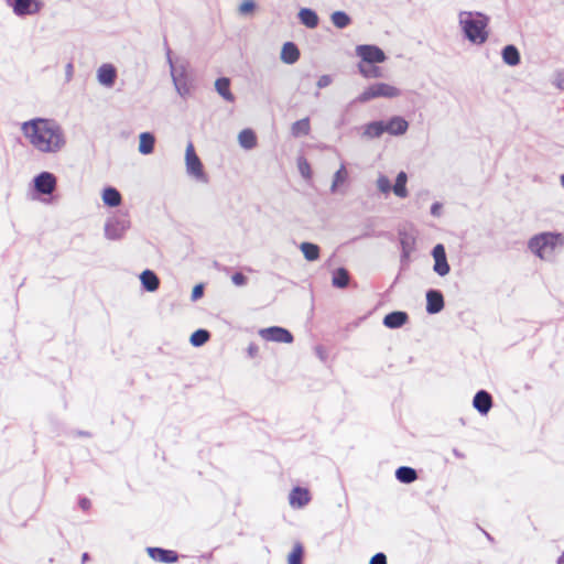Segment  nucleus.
<instances>
[{
  "instance_id": "9",
  "label": "nucleus",
  "mask_w": 564,
  "mask_h": 564,
  "mask_svg": "<svg viewBox=\"0 0 564 564\" xmlns=\"http://www.w3.org/2000/svg\"><path fill=\"white\" fill-rule=\"evenodd\" d=\"M432 257L434 259L433 270L440 276H445L449 273L451 267L447 261L446 250L444 245L437 243L432 249Z\"/></svg>"
},
{
  "instance_id": "60",
  "label": "nucleus",
  "mask_w": 564,
  "mask_h": 564,
  "mask_svg": "<svg viewBox=\"0 0 564 564\" xmlns=\"http://www.w3.org/2000/svg\"><path fill=\"white\" fill-rule=\"evenodd\" d=\"M317 352H318V356H319L321 358H323V357H322V352H321V349H319V348H317Z\"/></svg>"
},
{
  "instance_id": "28",
  "label": "nucleus",
  "mask_w": 564,
  "mask_h": 564,
  "mask_svg": "<svg viewBox=\"0 0 564 564\" xmlns=\"http://www.w3.org/2000/svg\"><path fill=\"white\" fill-rule=\"evenodd\" d=\"M155 138L151 132H142L139 135V152L143 155L151 154L154 150Z\"/></svg>"
},
{
  "instance_id": "12",
  "label": "nucleus",
  "mask_w": 564,
  "mask_h": 564,
  "mask_svg": "<svg viewBox=\"0 0 564 564\" xmlns=\"http://www.w3.org/2000/svg\"><path fill=\"white\" fill-rule=\"evenodd\" d=\"M426 306L427 314L434 315L443 311L445 306L444 295L440 290L430 289L426 291Z\"/></svg>"
},
{
  "instance_id": "29",
  "label": "nucleus",
  "mask_w": 564,
  "mask_h": 564,
  "mask_svg": "<svg viewBox=\"0 0 564 564\" xmlns=\"http://www.w3.org/2000/svg\"><path fill=\"white\" fill-rule=\"evenodd\" d=\"M121 194L120 192L112 187L108 186L102 191V200L104 204L109 207H117L121 204Z\"/></svg>"
},
{
  "instance_id": "7",
  "label": "nucleus",
  "mask_w": 564,
  "mask_h": 564,
  "mask_svg": "<svg viewBox=\"0 0 564 564\" xmlns=\"http://www.w3.org/2000/svg\"><path fill=\"white\" fill-rule=\"evenodd\" d=\"M196 87V75L185 65H178V95L187 96Z\"/></svg>"
},
{
  "instance_id": "53",
  "label": "nucleus",
  "mask_w": 564,
  "mask_h": 564,
  "mask_svg": "<svg viewBox=\"0 0 564 564\" xmlns=\"http://www.w3.org/2000/svg\"><path fill=\"white\" fill-rule=\"evenodd\" d=\"M91 503H90V500L86 497H83L79 499V507L87 511L89 508H90Z\"/></svg>"
},
{
  "instance_id": "17",
  "label": "nucleus",
  "mask_w": 564,
  "mask_h": 564,
  "mask_svg": "<svg viewBox=\"0 0 564 564\" xmlns=\"http://www.w3.org/2000/svg\"><path fill=\"white\" fill-rule=\"evenodd\" d=\"M116 78L117 69L112 64H102L97 70L98 82L106 87H112Z\"/></svg>"
},
{
  "instance_id": "34",
  "label": "nucleus",
  "mask_w": 564,
  "mask_h": 564,
  "mask_svg": "<svg viewBox=\"0 0 564 564\" xmlns=\"http://www.w3.org/2000/svg\"><path fill=\"white\" fill-rule=\"evenodd\" d=\"M401 245V263L406 264L410 259V254L414 249V240L408 236H403L400 239Z\"/></svg>"
},
{
  "instance_id": "52",
  "label": "nucleus",
  "mask_w": 564,
  "mask_h": 564,
  "mask_svg": "<svg viewBox=\"0 0 564 564\" xmlns=\"http://www.w3.org/2000/svg\"><path fill=\"white\" fill-rule=\"evenodd\" d=\"M74 74V66L72 63H68L65 67V79L66 82H70Z\"/></svg>"
},
{
  "instance_id": "41",
  "label": "nucleus",
  "mask_w": 564,
  "mask_h": 564,
  "mask_svg": "<svg viewBox=\"0 0 564 564\" xmlns=\"http://www.w3.org/2000/svg\"><path fill=\"white\" fill-rule=\"evenodd\" d=\"M164 46H165V50H166L167 62H169V65H170V73H171L172 83L176 87V79H177V76H176V65H175V63H174V61L172 58V50L169 47V45L166 43V40H164Z\"/></svg>"
},
{
  "instance_id": "20",
  "label": "nucleus",
  "mask_w": 564,
  "mask_h": 564,
  "mask_svg": "<svg viewBox=\"0 0 564 564\" xmlns=\"http://www.w3.org/2000/svg\"><path fill=\"white\" fill-rule=\"evenodd\" d=\"M384 121L383 120H375L369 123H366L362 126V133L361 137L366 139H378L380 138L384 132Z\"/></svg>"
},
{
  "instance_id": "24",
  "label": "nucleus",
  "mask_w": 564,
  "mask_h": 564,
  "mask_svg": "<svg viewBox=\"0 0 564 564\" xmlns=\"http://www.w3.org/2000/svg\"><path fill=\"white\" fill-rule=\"evenodd\" d=\"M215 89L219 96H221L226 101L234 102L235 95L230 90V79L228 77H219L215 82Z\"/></svg>"
},
{
  "instance_id": "21",
  "label": "nucleus",
  "mask_w": 564,
  "mask_h": 564,
  "mask_svg": "<svg viewBox=\"0 0 564 564\" xmlns=\"http://www.w3.org/2000/svg\"><path fill=\"white\" fill-rule=\"evenodd\" d=\"M300 58V50L294 42H286L281 50V61L285 64L292 65Z\"/></svg>"
},
{
  "instance_id": "18",
  "label": "nucleus",
  "mask_w": 564,
  "mask_h": 564,
  "mask_svg": "<svg viewBox=\"0 0 564 564\" xmlns=\"http://www.w3.org/2000/svg\"><path fill=\"white\" fill-rule=\"evenodd\" d=\"M142 289L147 292H155L160 288V279L156 273L150 269H145L139 275Z\"/></svg>"
},
{
  "instance_id": "46",
  "label": "nucleus",
  "mask_w": 564,
  "mask_h": 564,
  "mask_svg": "<svg viewBox=\"0 0 564 564\" xmlns=\"http://www.w3.org/2000/svg\"><path fill=\"white\" fill-rule=\"evenodd\" d=\"M231 281L237 286H243L247 284L248 278L241 272H236L231 275Z\"/></svg>"
},
{
  "instance_id": "5",
  "label": "nucleus",
  "mask_w": 564,
  "mask_h": 564,
  "mask_svg": "<svg viewBox=\"0 0 564 564\" xmlns=\"http://www.w3.org/2000/svg\"><path fill=\"white\" fill-rule=\"evenodd\" d=\"M356 53L360 57V63L366 64H377L383 63L387 58L384 52L376 46L370 44H362L356 47Z\"/></svg>"
},
{
  "instance_id": "15",
  "label": "nucleus",
  "mask_w": 564,
  "mask_h": 564,
  "mask_svg": "<svg viewBox=\"0 0 564 564\" xmlns=\"http://www.w3.org/2000/svg\"><path fill=\"white\" fill-rule=\"evenodd\" d=\"M409 322V314L404 311H392L388 313L382 324L389 329H398Z\"/></svg>"
},
{
  "instance_id": "58",
  "label": "nucleus",
  "mask_w": 564,
  "mask_h": 564,
  "mask_svg": "<svg viewBox=\"0 0 564 564\" xmlns=\"http://www.w3.org/2000/svg\"><path fill=\"white\" fill-rule=\"evenodd\" d=\"M561 185L564 187V173L561 175Z\"/></svg>"
},
{
  "instance_id": "39",
  "label": "nucleus",
  "mask_w": 564,
  "mask_h": 564,
  "mask_svg": "<svg viewBox=\"0 0 564 564\" xmlns=\"http://www.w3.org/2000/svg\"><path fill=\"white\" fill-rule=\"evenodd\" d=\"M347 178L348 172L346 170L345 164H341L340 167L334 174L330 192L337 193L339 185L344 184L347 181Z\"/></svg>"
},
{
  "instance_id": "23",
  "label": "nucleus",
  "mask_w": 564,
  "mask_h": 564,
  "mask_svg": "<svg viewBox=\"0 0 564 564\" xmlns=\"http://www.w3.org/2000/svg\"><path fill=\"white\" fill-rule=\"evenodd\" d=\"M501 57L505 64L517 66L521 62V55L518 47L513 44L506 45L501 51Z\"/></svg>"
},
{
  "instance_id": "43",
  "label": "nucleus",
  "mask_w": 564,
  "mask_h": 564,
  "mask_svg": "<svg viewBox=\"0 0 564 564\" xmlns=\"http://www.w3.org/2000/svg\"><path fill=\"white\" fill-rule=\"evenodd\" d=\"M303 550L301 545H296L288 556L289 564H302Z\"/></svg>"
},
{
  "instance_id": "35",
  "label": "nucleus",
  "mask_w": 564,
  "mask_h": 564,
  "mask_svg": "<svg viewBox=\"0 0 564 564\" xmlns=\"http://www.w3.org/2000/svg\"><path fill=\"white\" fill-rule=\"evenodd\" d=\"M543 237H545V242L547 250L553 251L556 247L564 245V235L560 232H542Z\"/></svg>"
},
{
  "instance_id": "19",
  "label": "nucleus",
  "mask_w": 564,
  "mask_h": 564,
  "mask_svg": "<svg viewBox=\"0 0 564 564\" xmlns=\"http://www.w3.org/2000/svg\"><path fill=\"white\" fill-rule=\"evenodd\" d=\"M290 505L296 508L305 507L310 500V491L303 487H294L289 496Z\"/></svg>"
},
{
  "instance_id": "56",
  "label": "nucleus",
  "mask_w": 564,
  "mask_h": 564,
  "mask_svg": "<svg viewBox=\"0 0 564 564\" xmlns=\"http://www.w3.org/2000/svg\"><path fill=\"white\" fill-rule=\"evenodd\" d=\"M556 564H564V552L558 556Z\"/></svg>"
},
{
  "instance_id": "2",
  "label": "nucleus",
  "mask_w": 564,
  "mask_h": 564,
  "mask_svg": "<svg viewBox=\"0 0 564 564\" xmlns=\"http://www.w3.org/2000/svg\"><path fill=\"white\" fill-rule=\"evenodd\" d=\"M489 21V17L479 11H460L458 14L462 32L473 44H484L488 40Z\"/></svg>"
},
{
  "instance_id": "30",
  "label": "nucleus",
  "mask_w": 564,
  "mask_h": 564,
  "mask_svg": "<svg viewBox=\"0 0 564 564\" xmlns=\"http://www.w3.org/2000/svg\"><path fill=\"white\" fill-rule=\"evenodd\" d=\"M406 182H408V175L405 172L401 171L398 173L395 177V183L392 186V191L395 194V196L400 198H405L408 196V189H406Z\"/></svg>"
},
{
  "instance_id": "37",
  "label": "nucleus",
  "mask_w": 564,
  "mask_h": 564,
  "mask_svg": "<svg viewBox=\"0 0 564 564\" xmlns=\"http://www.w3.org/2000/svg\"><path fill=\"white\" fill-rule=\"evenodd\" d=\"M358 68L360 74L366 78H378L382 76L380 67L376 64L359 63Z\"/></svg>"
},
{
  "instance_id": "22",
  "label": "nucleus",
  "mask_w": 564,
  "mask_h": 564,
  "mask_svg": "<svg viewBox=\"0 0 564 564\" xmlns=\"http://www.w3.org/2000/svg\"><path fill=\"white\" fill-rule=\"evenodd\" d=\"M297 18L300 22L308 29L318 26L319 18L313 9L302 8L297 13Z\"/></svg>"
},
{
  "instance_id": "1",
  "label": "nucleus",
  "mask_w": 564,
  "mask_h": 564,
  "mask_svg": "<svg viewBox=\"0 0 564 564\" xmlns=\"http://www.w3.org/2000/svg\"><path fill=\"white\" fill-rule=\"evenodd\" d=\"M21 130L31 145L41 153H57L66 144L62 127L52 119H31L22 123Z\"/></svg>"
},
{
  "instance_id": "36",
  "label": "nucleus",
  "mask_w": 564,
  "mask_h": 564,
  "mask_svg": "<svg viewBox=\"0 0 564 564\" xmlns=\"http://www.w3.org/2000/svg\"><path fill=\"white\" fill-rule=\"evenodd\" d=\"M210 338V333L207 329L198 328L189 337V343L194 347L205 345Z\"/></svg>"
},
{
  "instance_id": "42",
  "label": "nucleus",
  "mask_w": 564,
  "mask_h": 564,
  "mask_svg": "<svg viewBox=\"0 0 564 564\" xmlns=\"http://www.w3.org/2000/svg\"><path fill=\"white\" fill-rule=\"evenodd\" d=\"M256 8L257 4L253 0H243L239 6L238 11L241 15H249L253 13Z\"/></svg>"
},
{
  "instance_id": "40",
  "label": "nucleus",
  "mask_w": 564,
  "mask_h": 564,
  "mask_svg": "<svg viewBox=\"0 0 564 564\" xmlns=\"http://www.w3.org/2000/svg\"><path fill=\"white\" fill-rule=\"evenodd\" d=\"M297 169L303 178H305V180L312 178L311 165L304 156L297 158Z\"/></svg>"
},
{
  "instance_id": "6",
  "label": "nucleus",
  "mask_w": 564,
  "mask_h": 564,
  "mask_svg": "<svg viewBox=\"0 0 564 564\" xmlns=\"http://www.w3.org/2000/svg\"><path fill=\"white\" fill-rule=\"evenodd\" d=\"M259 335L267 341L291 344L294 340L292 333L281 326L261 328Z\"/></svg>"
},
{
  "instance_id": "31",
  "label": "nucleus",
  "mask_w": 564,
  "mask_h": 564,
  "mask_svg": "<svg viewBox=\"0 0 564 564\" xmlns=\"http://www.w3.org/2000/svg\"><path fill=\"white\" fill-rule=\"evenodd\" d=\"M238 141L243 149L251 150L257 145V135L251 129H243L238 135Z\"/></svg>"
},
{
  "instance_id": "54",
  "label": "nucleus",
  "mask_w": 564,
  "mask_h": 564,
  "mask_svg": "<svg viewBox=\"0 0 564 564\" xmlns=\"http://www.w3.org/2000/svg\"><path fill=\"white\" fill-rule=\"evenodd\" d=\"M76 435H77V436H83V437H89V436H90V433H89V432H86V431H77V432H76Z\"/></svg>"
},
{
  "instance_id": "49",
  "label": "nucleus",
  "mask_w": 564,
  "mask_h": 564,
  "mask_svg": "<svg viewBox=\"0 0 564 564\" xmlns=\"http://www.w3.org/2000/svg\"><path fill=\"white\" fill-rule=\"evenodd\" d=\"M332 84V77L329 75H322L316 85L319 89L325 88Z\"/></svg>"
},
{
  "instance_id": "10",
  "label": "nucleus",
  "mask_w": 564,
  "mask_h": 564,
  "mask_svg": "<svg viewBox=\"0 0 564 564\" xmlns=\"http://www.w3.org/2000/svg\"><path fill=\"white\" fill-rule=\"evenodd\" d=\"M11 7L15 15L24 17L37 13L43 3L41 0H13Z\"/></svg>"
},
{
  "instance_id": "57",
  "label": "nucleus",
  "mask_w": 564,
  "mask_h": 564,
  "mask_svg": "<svg viewBox=\"0 0 564 564\" xmlns=\"http://www.w3.org/2000/svg\"><path fill=\"white\" fill-rule=\"evenodd\" d=\"M88 560H89V554H88V553H84V554L82 555V562H83V563H85V562H86V561H88Z\"/></svg>"
},
{
  "instance_id": "47",
  "label": "nucleus",
  "mask_w": 564,
  "mask_h": 564,
  "mask_svg": "<svg viewBox=\"0 0 564 564\" xmlns=\"http://www.w3.org/2000/svg\"><path fill=\"white\" fill-rule=\"evenodd\" d=\"M204 290H205V288H204L203 283L196 284L192 291V295H191L192 301L195 302V301L199 300L200 297H203Z\"/></svg>"
},
{
  "instance_id": "51",
  "label": "nucleus",
  "mask_w": 564,
  "mask_h": 564,
  "mask_svg": "<svg viewBox=\"0 0 564 564\" xmlns=\"http://www.w3.org/2000/svg\"><path fill=\"white\" fill-rule=\"evenodd\" d=\"M442 204L438 202H435L431 206V215L438 217L441 215Z\"/></svg>"
},
{
  "instance_id": "13",
  "label": "nucleus",
  "mask_w": 564,
  "mask_h": 564,
  "mask_svg": "<svg viewBox=\"0 0 564 564\" xmlns=\"http://www.w3.org/2000/svg\"><path fill=\"white\" fill-rule=\"evenodd\" d=\"M384 132L399 137L408 131L409 122L402 116H392L384 121Z\"/></svg>"
},
{
  "instance_id": "59",
  "label": "nucleus",
  "mask_w": 564,
  "mask_h": 564,
  "mask_svg": "<svg viewBox=\"0 0 564 564\" xmlns=\"http://www.w3.org/2000/svg\"><path fill=\"white\" fill-rule=\"evenodd\" d=\"M485 534H486L488 540H490V541L492 540V538H491V535L489 533L485 532Z\"/></svg>"
},
{
  "instance_id": "8",
  "label": "nucleus",
  "mask_w": 564,
  "mask_h": 564,
  "mask_svg": "<svg viewBox=\"0 0 564 564\" xmlns=\"http://www.w3.org/2000/svg\"><path fill=\"white\" fill-rule=\"evenodd\" d=\"M129 227L130 221L123 217L109 219L105 225V236L109 240H119Z\"/></svg>"
},
{
  "instance_id": "14",
  "label": "nucleus",
  "mask_w": 564,
  "mask_h": 564,
  "mask_svg": "<svg viewBox=\"0 0 564 564\" xmlns=\"http://www.w3.org/2000/svg\"><path fill=\"white\" fill-rule=\"evenodd\" d=\"M148 555L159 563L172 564L176 563V552L172 550H165L156 546H148L145 549Z\"/></svg>"
},
{
  "instance_id": "55",
  "label": "nucleus",
  "mask_w": 564,
  "mask_h": 564,
  "mask_svg": "<svg viewBox=\"0 0 564 564\" xmlns=\"http://www.w3.org/2000/svg\"><path fill=\"white\" fill-rule=\"evenodd\" d=\"M453 454L457 457V458H464V454L460 453L457 448H454L453 449Z\"/></svg>"
},
{
  "instance_id": "33",
  "label": "nucleus",
  "mask_w": 564,
  "mask_h": 564,
  "mask_svg": "<svg viewBox=\"0 0 564 564\" xmlns=\"http://www.w3.org/2000/svg\"><path fill=\"white\" fill-rule=\"evenodd\" d=\"M310 131L311 124L308 118H303L292 123L291 133L295 138L307 135Z\"/></svg>"
},
{
  "instance_id": "27",
  "label": "nucleus",
  "mask_w": 564,
  "mask_h": 564,
  "mask_svg": "<svg viewBox=\"0 0 564 564\" xmlns=\"http://www.w3.org/2000/svg\"><path fill=\"white\" fill-rule=\"evenodd\" d=\"M349 281L350 274L346 268L340 267L333 272L332 284L334 288L345 289L348 286Z\"/></svg>"
},
{
  "instance_id": "4",
  "label": "nucleus",
  "mask_w": 564,
  "mask_h": 564,
  "mask_svg": "<svg viewBox=\"0 0 564 564\" xmlns=\"http://www.w3.org/2000/svg\"><path fill=\"white\" fill-rule=\"evenodd\" d=\"M400 95V89L392 85L386 83H375L366 88L360 95H358L352 102L364 104L379 97L394 98Z\"/></svg>"
},
{
  "instance_id": "38",
  "label": "nucleus",
  "mask_w": 564,
  "mask_h": 564,
  "mask_svg": "<svg viewBox=\"0 0 564 564\" xmlns=\"http://www.w3.org/2000/svg\"><path fill=\"white\" fill-rule=\"evenodd\" d=\"M330 21L338 29H345L351 24V18L345 11L333 12Z\"/></svg>"
},
{
  "instance_id": "44",
  "label": "nucleus",
  "mask_w": 564,
  "mask_h": 564,
  "mask_svg": "<svg viewBox=\"0 0 564 564\" xmlns=\"http://www.w3.org/2000/svg\"><path fill=\"white\" fill-rule=\"evenodd\" d=\"M377 186H378V189L384 194H388L392 189L390 180L386 175H380L378 177Z\"/></svg>"
},
{
  "instance_id": "25",
  "label": "nucleus",
  "mask_w": 564,
  "mask_h": 564,
  "mask_svg": "<svg viewBox=\"0 0 564 564\" xmlns=\"http://www.w3.org/2000/svg\"><path fill=\"white\" fill-rule=\"evenodd\" d=\"M528 248L532 253H534L536 257L543 259L544 253L547 250L545 237H543L542 232L533 236L529 242Z\"/></svg>"
},
{
  "instance_id": "26",
  "label": "nucleus",
  "mask_w": 564,
  "mask_h": 564,
  "mask_svg": "<svg viewBox=\"0 0 564 564\" xmlns=\"http://www.w3.org/2000/svg\"><path fill=\"white\" fill-rule=\"evenodd\" d=\"M395 478L401 484L409 485L417 479V473L410 466H400L395 470Z\"/></svg>"
},
{
  "instance_id": "32",
  "label": "nucleus",
  "mask_w": 564,
  "mask_h": 564,
  "mask_svg": "<svg viewBox=\"0 0 564 564\" xmlns=\"http://www.w3.org/2000/svg\"><path fill=\"white\" fill-rule=\"evenodd\" d=\"M300 250L302 251L304 258L307 261H316L321 254V248L313 242L304 241L300 245Z\"/></svg>"
},
{
  "instance_id": "11",
  "label": "nucleus",
  "mask_w": 564,
  "mask_h": 564,
  "mask_svg": "<svg viewBox=\"0 0 564 564\" xmlns=\"http://www.w3.org/2000/svg\"><path fill=\"white\" fill-rule=\"evenodd\" d=\"M33 182L35 191L43 195H51L56 187V177L50 172H41Z\"/></svg>"
},
{
  "instance_id": "50",
  "label": "nucleus",
  "mask_w": 564,
  "mask_h": 564,
  "mask_svg": "<svg viewBox=\"0 0 564 564\" xmlns=\"http://www.w3.org/2000/svg\"><path fill=\"white\" fill-rule=\"evenodd\" d=\"M247 352H248V356H249L250 358H254V357H257V356H258V354H259V347H258V345H257V344H254V343H250V344H249V346H248V348H247Z\"/></svg>"
},
{
  "instance_id": "48",
  "label": "nucleus",
  "mask_w": 564,
  "mask_h": 564,
  "mask_svg": "<svg viewBox=\"0 0 564 564\" xmlns=\"http://www.w3.org/2000/svg\"><path fill=\"white\" fill-rule=\"evenodd\" d=\"M369 564H387V555L378 552L370 558Z\"/></svg>"
},
{
  "instance_id": "16",
  "label": "nucleus",
  "mask_w": 564,
  "mask_h": 564,
  "mask_svg": "<svg viewBox=\"0 0 564 564\" xmlns=\"http://www.w3.org/2000/svg\"><path fill=\"white\" fill-rule=\"evenodd\" d=\"M473 406L481 414L486 415L492 408V397L486 390L476 392L473 399Z\"/></svg>"
},
{
  "instance_id": "45",
  "label": "nucleus",
  "mask_w": 564,
  "mask_h": 564,
  "mask_svg": "<svg viewBox=\"0 0 564 564\" xmlns=\"http://www.w3.org/2000/svg\"><path fill=\"white\" fill-rule=\"evenodd\" d=\"M552 84L556 88L564 90V69H560V70L555 72Z\"/></svg>"
},
{
  "instance_id": "3",
  "label": "nucleus",
  "mask_w": 564,
  "mask_h": 564,
  "mask_svg": "<svg viewBox=\"0 0 564 564\" xmlns=\"http://www.w3.org/2000/svg\"><path fill=\"white\" fill-rule=\"evenodd\" d=\"M185 166L188 176L195 180L197 183L207 184L209 182V177L206 174L204 165L199 156L196 154L192 142H189L186 147Z\"/></svg>"
}]
</instances>
